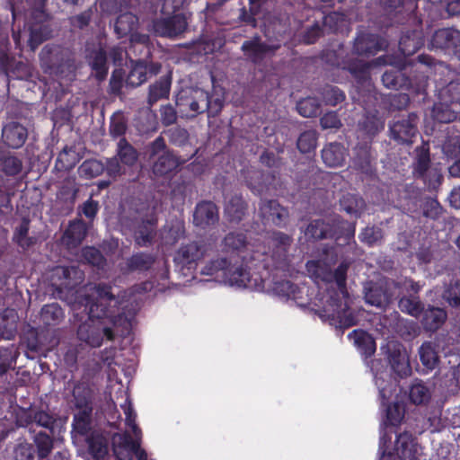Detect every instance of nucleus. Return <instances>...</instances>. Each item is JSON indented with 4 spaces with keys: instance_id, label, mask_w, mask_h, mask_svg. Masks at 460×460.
Instances as JSON below:
<instances>
[{
    "instance_id": "1",
    "label": "nucleus",
    "mask_w": 460,
    "mask_h": 460,
    "mask_svg": "<svg viewBox=\"0 0 460 460\" xmlns=\"http://www.w3.org/2000/svg\"><path fill=\"white\" fill-rule=\"evenodd\" d=\"M306 268L308 273L315 279H321L324 281L334 279L339 288V292L335 293L334 296L332 294L326 296L323 305V316L334 323H339L340 327L347 328L356 324L357 320L348 305L344 288L348 265L341 264L334 274L322 261H309Z\"/></svg>"
},
{
    "instance_id": "2",
    "label": "nucleus",
    "mask_w": 460,
    "mask_h": 460,
    "mask_svg": "<svg viewBox=\"0 0 460 460\" xmlns=\"http://www.w3.org/2000/svg\"><path fill=\"white\" fill-rule=\"evenodd\" d=\"M93 301L89 305V315L91 321L82 324L78 329V336L81 341H85L92 347H99L102 344V336L105 335L108 340L113 339V333L110 328L95 325L93 319L110 316L106 305H116L117 300L111 292V288L107 286L94 287L91 294Z\"/></svg>"
},
{
    "instance_id": "3",
    "label": "nucleus",
    "mask_w": 460,
    "mask_h": 460,
    "mask_svg": "<svg viewBox=\"0 0 460 460\" xmlns=\"http://www.w3.org/2000/svg\"><path fill=\"white\" fill-rule=\"evenodd\" d=\"M176 104L183 116L194 117L207 110L211 102L205 91L196 88L181 91L177 95Z\"/></svg>"
},
{
    "instance_id": "4",
    "label": "nucleus",
    "mask_w": 460,
    "mask_h": 460,
    "mask_svg": "<svg viewBox=\"0 0 460 460\" xmlns=\"http://www.w3.org/2000/svg\"><path fill=\"white\" fill-rule=\"evenodd\" d=\"M202 272L223 277L226 283L236 288H245L250 282L249 272L240 267L229 268L227 261L223 259L212 261L202 270Z\"/></svg>"
},
{
    "instance_id": "5",
    "label": "nucleus",
    "mask_w": 460,
    "mask_h": 460,
    "mask_svg": "<svg viewBox=\"0 0 460 460\" xmlns=\"http://www.w3.org/2000/svg\"><path fill=\"white\" fill-rule=\"evenodd\" d=\"M382 350L387 355L394 372L400 377H406L411 374L409 354L406 349L397 341H389Z\"/></svg>"
},
{
    "instance_id": "6",
    "label": "nucleus",
    "mask_w": 460,
    "mask_h": 460,
    "mask_svg": "<svg viewBox=\"0 0 460 460\" xmlns=\"http://www.w3.org/2000/svg\"><path fill=\"white\" fill-rule=\"evenodd\" d=\"M187 22L183 16L177 14L170 18H164L155 22L154 30L160 36L175 37L183 32Z\"/></svg>"
},
{
    "instance_id": "7",
    "label": "nucleus",
    "mask_w": 460,
    "mask_h": 460,
    "mask_svg": "<svg viewBox=\"0 0 460 460\" xmlns=\"http://www.w3.org/2000/svg\"><path fill=\"white\" fill-rule=\"evenodd\" d=\"M121 407L126 416V424L131 429L134 437H136V448L134 449L133 454L136 455L138 460H146L147 455L146 451L140 448L142 432L136 423V414L133 411L131 402L127 399L125 403L122 404Z\"/></svg>"
},
{
    "instance_id": "8",
    "label": "nucleus",
    "mask_w": 460,
    "mask_h": 460,
    "mask_svg": "<svg viewBox=\"0 0 460 460\" xmlns=\"http://www.w3.org/2000/svg\"><path fill=\"white\" fill-rule=\"evenodd\" d=\"M395 452L400 460H418V445L408 433L398 436L395 444Z\"/></svg>"
},
{
    "instance_id": "9",
    "label": "nucleus",
    "mask_w": 460,
    "mask_h": 460,
    "mask_svg": "<svg viewBox=\"0 0 460 460\" xmlns=\"http://www.w3.org/2000/svg\"><path fill=\"white\" fill-rule=\"evenodd\" d=\"M136 438L132 439L128 433L115 434L112 438L113 451L119 460H131L136 448Z\"/></svg>"
},
{
    "instance_id": "10",
    "label": "nucleus",
    "mask_w": 460,
    "mask_h": 460,
    "mask_svg": "<svg viewBox=\"0 0 460 460\" xmlns=\"http://www.w3.org/2000/svg\"><path fill=\"white\" fill-rule=\"evenodd\" d=\"M218 219V212L215 204L202 202L194 212V223L201 227L215 224Z\"/></svg>"
},
{
    "instance_id": "11",
    "label": "nucleus",
    "mask_w": 460,
    "mask_h": 460,
    "mask_svg": "<svg viewBox=\"0 0 460 460\" xmlns=\"http://www.w3.org/2000/svg\"><path fill=\"white\" fill-rule=\"evenodd\" d=\"M260 213L265 221L274 225H280L288 216L287 210L274 200L263 201Z\"/></svg>"
},
{
    "instance_id": "12",
    "label": "nucleus",
    "mask_w": 460,
    "mask_h": 460,
    "mask_svg": "<svg viewBox=\"0 0 460 460\" xmlns=\"http://www.w3.org/2000/svg\"><path fill=\"white\" fill-rule=\"evenodd\" d=\"M3 137L9 146L18 148L25 142L27 131L18 123H10L3 128Z\"/></svg>"
},
{
    "instance_id": "13",
    "label": "nucleus",
    "mask_w": 460,
    "mask_h": 460,
    "mask_svg": "<svg viewBox=\"0 0 460 460\" xmlns=\"http://www.w3.org/2000/svg\"><path fill=\"white\" fill-rule=\"evenodd\" d=\"M349 339L358 348L361 354L366 356L372 355L376 350V342L374 339L362 330H354L349 334Z\"/></svg>"
},
{
    "instance_id": "14",
    "label": "nucleus",
    "mask_w": 460,
    "mask_h": 460,
    "mask_svg": "<svg viewBox=\"0 0 460 460\" xmlns=\"http://www.w3.org/2000/svg\"><path fill=\"white\" fill-rule=\"evenodd\" d=\"M391 134L395 140L409 142L416 134V126L410 119H403L391 126Z\"/></svg>"
},
{
    "instance_id": "15",
    "label": "nucleus",
    "mask_w": 460,
    "mask_h": 460,
    "mask_svg": "<svg viewBox=\"0 0 460 460\" xmlns=\"http://www.w3.org/2000/svg\"><path fill=\"white\" fill-rule=\"evenodd\" d=\"M86 234V226L82 221L71 223L66 230L62 242L68 248L77 246Z\"/></svg>"
},
{
    "instance_id": "16",
    "label": "nucleus",
    "mask_w": 460,
    "mask_h": 460,
    "mask_svg": "<svg viewBox=\"0 0 460 460\" xmlns=\"http://www.w3.org/2000/svg\"><path fill=\"white\" fill-rule=\"evenodd\" d=\"M322 157L326 165L337 167L344 162L345 150L340 144H330L323 149Z\"/></svg>"
},
{
    "instance_id": "17",
    "label": "nucleus",
    "mask_w": 460,
    "mask_h": 460,
    "mask_svg": "<svg viewBox=\"0 0 460 460\" xmlns=\"http://www.w3.org/2000/svg\"><path fill=\"white\" fill-rule=\"evenodd\" d=\"M420 358L424 367L428 369H434L438 363V351L437 345L434 342L428 341L424 342L420 349Z\"/></svg>"
},
{
    "instance_id": "18",
    "label": "nucleus",
    "mask_w": 460,
    "mask_h": 460,
    "mask_svg": "<svg viewBox=\"0 0 460 460\" xmlns=\"http://www.w3.org/2000/svg\"><path fill=\"white\" fill-rule=\"evenodd\" d=\"M137 24V18L132 13H121L115 23V31L119 37L132 33Z\"/></svg>"
},
{
    "instance_id": "19",
    "label": "nucleus",
    "mask_w": 460,
    "mask_h": 460,
    "mask_svg": "<svg viewBox=\"0 0 460 460\" xmlns=\"http://www.w3.org/2000/svg\"><path fill=\"white\" fill-rule=\"evenodd\" d=\"M447 318V314L440 308H429L424 313L423 324L426 329L435 331L438 329Z\"/></svg>"
},
{
    "instance_id": "20",
    "label": "nucleus",
    "mask_w": 460,
    "mask_h": 460,
    "mask_svg": "<svg viewBox=\"0 0 460 460\" xmlns=\"http://www.w3.org/2000/svg\"><path fill=\"white\" fill-rule=\"evenodd\" d=\"M176 159L169 153H163L155 163L153 172L155 175H165L177 167Z\"/></svg>"
},
{
    "instance_id": "21",
    "label": "nucleus",
    "mask_w": 460,
    "mask_h": 460,
    "mask_svg": "<svg viewBox=\"0 0 460 460\" xmlns=\"http://www.w3.org/2000/svg\"><path fill=\"white\" fill-rule=\"evenodd\" d=\"M171 81L164 77L150 86L148 102L153 104L160 99L165 98L169 94Z\"/></svg>"
},
{
    "instance_id": "22",
    "label": "nucleus",
    "mask_w": 460,
    "mask_h": 460,
    "mask_svg": "<svg viewBox=\"0 0 460 460\" xmlns=\"http://www.w3.org/2000/svg\"><path fill=\"white\" fill-rule=\"evenodd\" d=\"M409 397L414 404H423L429 401L431 393L424 384L417 382L411 386Z\"/></svg>"
},
{
    "instance_id": "23",
    "label": "nucleus",
    "mask_w": 460,
    "mask_h": 460,
    "mask_svg": "<svg viewBox=\"0 0 460 460\" xmlns=\"http://www.w3.org/2000/svg\"><path fill=\"white\" fill-rule=\"evenodd\" d=\"M15 333V315L13 310L6 311L0 316V335L11 340Z\"/></svg>"
},
{
    "instance_id": "24",
    "label": "nucleus",
    "mask_w": 460,
    "mask_h": 460,
    "mask_svg": "<svg viewBox=\"0 0 460 460\" xmlns=\"http://www.w3.org/2000/svg\"><path fill=\"white\" fill-rule=\"evenodd\" d=\"M90 65L95 73V76L103 79L108 72L106 66V56L102 49H98L90 57Z\"/></svg>"
},
{
    "instance_id": "25",
    "label": "nucleus",
    "mask_w": 460,
    "mask_h": 460,
    "mask_svg": "<svg viewBox=\"0 0 460 460\" xmlns=\"http://www.w3.org/2000/svg\"><path fill=\"white\" fill-rule=\"evenodd\" d=\"M118 156L123 164L128 166L133 165L137 159V151L125 139H120L118 144Z\"/></svg>"
},
{
    "instance_id": "26",
    "label": "nucleus",
    "mask_w": 460,
    "mask_h": 460,
    "mask_svg": "<svg viewBox=\"0 0 460 460\" xmlns=\"http://www.w3.org/2000/svg\"><path fill=\"white\" fill-rule=\"evenodd\" d=\"M246 56L252 61H258L264 53L270 50L267 46L262 45L258 40L246 41L243 45Z\"/></svg>"
},
{
    "instance_id": "27",
    "label": "nucleus",
    "mask_w": 460,
    "mask_h": 460,
    "mask_svg": "<svg viewBox=\"0 0 460 460\" xmlns=\"http://www.w3.org/2000/svg\"><path fill=\"white\" fill-rule=\"evenodd\" d=\"M147 66L143 62L136 63L128 75L127 82L132 86H138L146 80Z\"/></svg>"
},
{
    "instance_id": "28",
    "label": "nucleus",
    "mask_w": 460,
    "mask_h": 460,
    "mask_svg": "<svg viewBox=\"0 0 460 460\" xmlns=\"http://www.w3.org/2000/svg\"><path fill=\"white\" fill-rule=\"evenodd\" d=\"M404 405L402 402H394L386 409V422L391 426L399 425L404 418Z\"/></svg>"
},
{
    "instance_id": "29",
    "label": "nucleus",
    "mask_w": 460,
    "mask_h": 460,
    "mask_svg": "<svg viewBox=\"0 0 460 460\" xmlns=\"http://www.w3.org/2000/svg\"><path fill=\"white\" fill-rule=\"evenodd\" d=\"M393 64L391 60H386L385 58H378L375 62L367 64L363 60H357L353 64L349 65L348 69L356 76L363 75L367 71L370 69L373 65H385Z\"/></svg>"
},
{
    "instance_id": "30",
    "label": "nucleus",
    "mask_w": 460,
    "mask_h": 460,
    "mask_svg": "<svg viewBox=\"0 0 460 460\" xmlns=\"http://www.w3.org/2000/svg\"><path fill=\"white\" fill-rule=\"evenodd\" d=\"M316 132L308 130L300 135L297 140V147L302 153H310L316 146Z\"/></svg>"
},
{
    "instance_id": "31",
    "label": "nucleus",
    "mask_w": 460,
    "mask_h": 460,
    "mask_svg": "<svg viewBox=\"0 0 460 460\" xmlns=\"http://www.w3.org/2000/svg\"><path fill=\"white\" fill-rule=\"evenodd\" d=\"M296 109L304 117H314L319 111V102L314 98H305L297 103Z\"/></svg>"
},
{
    "instance_id": "32",
    "label": "nucleus",
    "mask_w": 460,
    "mask_h": 460,
    "mask_svg": "<svg viewBox=\"0 0 460 460\" xmlns=\"http://www.w3.org/2000/svg\"><path fill=\"white\" fill-rule=\"evenodd\" d=\"M400 309L414 317L420 315L422 311L421 305L417 297H402L399 302Z\"/></svg>"
},
{
    "instance_id": "33",
    "label": "nucleus",
    "mask_w": 460,
    "mask_h": 460,
    "mask_svg": "<svg viewBox=\"0 0 460 460\" xmlns=\"http://www.w3.org/2000/svg\"><path fill=\"white\" fill-rule=\"evenodd\" d=\"M88 443L90 451L96 459H102L106 456L108 452L107 442L102 436L93 437Z\"/></svg>"
},
{
    "instance_id": "34",
    "label": "nucleus",
    "mask_w": 460,
    "mask_h": 460,
    "mask_svg": "<svg viewBox=\"0 0 460 460\" xmlns=\"http://www.w3.org/2000/svg\"><path fill=\"white\" fill-rule=\"evenodd\" d=\"M244 203L239 197L232 199L226 206V214L231 220H239L243 214Z\"/></svg>"
},
{
    "instance_id": "35",
    "label": "nucleus",
    "mask_w": 460,
    "mask_h": 460,
    "mask_svg": "<svg viewBox=\"0 0 460 460\" xmlns=\"http://www.w3.org/2000/svg\"><path fill=\"white\" fill-rule=\"evenodd\" d=\"M341 204L343 209L349 214H358L364 208V201L353 195L343 197Z\"/></svg>"
},
{
    "instance_id": "36",
    "label": "nucleus",
    "mask_w": 460,
    "mask_h": 460,
    "mask_svg": "<svg viewBox=\"0 0 460 460\" xmlns=\"http://www.w3.org/2000/svg\"><path fill=\"white\" fill-rule=\"evenodd\" d=\"M200 254L201 252L198 244L193 243L181 247L178 252V257L181 258L183 262L189 263L198 260Z\"/></svg>"
},
{
    "instance_id": "37",
    "label": "nucleus",
    "mask_w": 460,
    "mask_h": 460,
    "mask_svg": "<svg viewBox=\"0 0 460 460\" xmlns=\"http://www.w3.org/2000/svg\"><path fill=\"white\" fill-rule=\"evenodd\" d=\"M78 407H82V411L75 416V428L80 432H84L88 427V419L91 412V408L88 406L86 400L82 403H77Z\"/></svg>"
},
{
    "instance_id": "38",
    "label": "nucleus",
    "mask_w": 460,
    "mask_h": 460,
    "mask_svg": "<svg viewBox=\"0 0 460 460\" xmlns=\"http://www.w3.org/2000/svg\"><path fill=\"white\" fill-rule=\"evenodd\" d=\"M394 294H383V295H377V290H370L367 292L365 296L366 301L372 305H376L377 307H382L385 305L388 304Z\"/></svg>"
},
{
    "instance_id": "39",
    "label": "nucleus",
    "mask_w": 460,
    "mask_h": 460,
    "mask_svg": "<svg viewBox=\"0 0 460 460\" xmlns=\"http://www.w3.org/2000/svg\"><path fill=\"white\" fill-rule=\"evenodd\" d=\"M39 456L42 458L46 457L52 448V441L47 434L40 433L36 438Z\"/></svg>"
},
{
    "instance_id": "40",
    "label": "nucleus",
    "mask_w": 460,
    "mask_h": 460,
    "mask_svg": "<svg viewBox=\"0 0 460 460\" xmlns=\"http://www.w3.org/2000/svg\"><path fill=\"white\" fill-rule=\"evenodd\" d=\"M102 171V165L96 160L85 161L80 166L81 173L88 177H95Z\"/></svg>"
},
{
    "instance_id": "41",
    "label": "nucleus",
    "mask_w": 460,
    "mask_h": 460,
    "mask_svg": "<svg viewBox=\"0 0 460 460\" xmlns=\"http://www.w3.org/2000/svg\"><path fill=\"white\" fill-rule=\"evenodd\" d=\"M363 242L373 244L382 239V232L378 228L366 227L360 234Z\"/></svg>"
},
{
    "instance_id": "42",
    "label": "nucleus",
    "mask_w": 460,
    "mask_h": 460,
    "mask_svg": "<svg viewBox=\"0 0 460 460\" xmlns=\"http://www.w3.org/2000/svg\"><path fill=\"white\" fill-rule=\"evenodd\" d=\"M444 298L451 305H457L460 304V283H456L447 288L444 295Z\"/></svg>"
},
{
    "instance_id": "43",
    "label": "nucleus",
    "mask_w": 460,
    "mask_h": 460,
    "mask_svg": "<svg viewBox=\"0 0 460 460\" xmlns=\"http://www.w3.org/2000/svg\"><path fill=\"white\" fill-rule=\"evenodd\" d=\"M83 256L85 261L93 265L100 266L102 262V256L100 252L93 247H87L83 251Z\"/></svg>"
},
{
    "instance_id": "44",
    "label": "nucleus",
    "mask_w": 460,
    "mask_h": 460,
    "mask_svg": "<svg viewBox=\"0 0 460 460\" xmlns=\"http://www.w3.org/2000/svg\"><path fill=\"white\" fill-rule=\"evenodd\" d=\"M305 234H310L313 238L321 239L326 236V229L323 223L314 222L307 226Z\"/></svg>"
},
{
    "instance_id": "45",
    "label": "nucleus",
    "mask_w": 460,
    "mask_h": 460,
    "mask_svg": "<svg viewBox=\"0 0 460 460\" xmlns=\"http://www.w3.org/2000/svg\"><path fill=\"white\" fill-rule=\"evenodd\" d=\"M49 37V33L46 29L42 30L40 28V31L38 32L36 29L31 30V37L29 40L30 46L33 50L40 43H41L44 40Z\"/></svg>"
},
{
    "instance_id": "46",
    "label": "nucleus",
    "mask_w": 460,
    "mask_h": 460,
    "mask_svg": "<svg viewBox=\"0 0 460 460\" xmlns=\"http://www.w3.org/2000/svg\"><path fill=\"white\" fill-rule=\"evenodd\" d=\"M226 245L232 249H240L245 243L244 236L242 234H230L225 238Z\"/></svg>"
},
{
    "instance_id": "47",
    "label": "nucleus",
    "mask_w": 460,
    "mask_h": 460,
    "mask_svg": "<svg viewBox=\"0 0 460 460\" xmlns=\"http://www.w3.org/2000/svg\"><path fill=\"white\" fill-rule=\"evenodd\" d=\"M321 125L323 128H337L340 127L341 122L334 112H329L321 119Z\"/></svg>"
},
{
    "instance_id": "48",
    "label": "nucleus",
    "mask_w": 460,
    "mask_h": 460,
    "mask_svg": "<svg viewBox=\"0 0 460 460\" xmlns=\"http://www.w3.org/2000/svg\"><path fill=\"white\" fill-rule=\"evenodd\" d=\"M161 117L164 124L171 125L175 122L177 115L172 106L166 105L161 109Z\"/></svg>"
},
{
    "instance_id": "49",
    "label": "nucleus",
    "mask_w": 460,
    "mask_h": 460,
    "mask_svg": "<svg viewBox=\"0 0 460 460\" xmlns=\"http://www.w3.org/2000/svg\"><path fill=\"white\" fill-rule=\"evenodd\" d=\"M344 100V94L337 88H332L326 93L325 101L331 105H336Z\"/></svg>"
},
{
    "instance_id": "50",
    "label": "nucleus",
    "mask_w": 460,
    "mask_h": 460,
    "mask_svg": "<svg viewBox=\"0 0 460 460\" xmlns=\"http://www.w3.org/2000/svg\"><path fill=\"white\" fill-rule=\"evenodd\" d=\"M33 421L40 426L49 428L53 423V419L47 412L40 411L34 413Z\"/></svg>"
},
{
    "instance_id": "51",
    "label": "nucleus",
    "mask_w": 460,
    "mask_h": 460,
    "mask_svg": "<svg viewBox=\"0 0 460 460\" xmlns=\"http://www.w3.org/2000/svg\"><path fill=\"white\" fill-rule=\"evenodd\" d=\"M126 130V124L122 118L112 119L111 123L110 131L114 137H119L124 134Z\"/></svg>"
},
{
    "instance_id": "52",
    "label": "nucleus",
    "mask_w": 460,
    "mask_h": 460,
    "mask_svg": "<svg viewBox=\"0 0 460 460\" xmlns=\"http://www.w3.org/2000/svg\"><path fill=\"white\" fill-rule=\"evenodd\" d=\"M21 167H22V164L16 158L10 157V158L6 159V161H5V169H6L7 172L10 174L17 173L18 172H20Z\"/></svg>"
},
{
    "instance_id": "53",
    "label": "nucleus",
    "mask_w": 460,
    "mask_h": 460,
    "mask_svg": "<svg viewBox=\"0 0 460 460\" xmlns=\"http://www.w3.org/2000/svg\"><path fill=\"white\" fill-rule=\"evenodd\" d=\"M42 314L45 318H47L48 314H52L54 318L58 319L62 316V311L59 306L55 304L48 305L43 307Z\"/></svg>"
},
{
    "instance_id": "54",
    "label": "nucleus",
    "mask_w": 460,
    "mask_h": 460,
    "mask_svg": "<svg viewBox=\"0 0 460 460\" xmlns=\"http://www.w3.org/2000/svg\"><path fill=\"white\" fill-rule=\"evenodd\" d=\"M294 286L289 281H283L276 286L275 290L283 296H288L294 293Z\"/></svg>"
},
{
    "instance_id": "55",
    "label": "nucleus",
    "mask_w": 460,
    "mask_h": 460,
    "mask_svg": "<svg viewBox=\"0 0 460 460\" xmlns=\"http://www.w3.org/2000/svg\"><path fill=\"white\" fill-rule=\"evenodd\" d=\"M108 173L110 175H119L123 172L121 166L119 164L118 160L116 158L111 159L108 162L107 164Z\"/></svg>"
},
{
    "instance_id": "56",
    "label": "nucleus",
    "mask_w": 460,
    "mask_h": 460,
    "mask_svg": "<svg viewBox=\"0 0 460 460\" xmlns=\"http://www.w3.org/2000/svg\"><path fill=\"white\" fill-rule=\"evenodd\" d=\"M290 239L288 235L281 234V233H276L272 236V243L275 246H287L289 244Z\"/></svg>"
},
{
    "instance_id": "57",
    "label": "nucleus",
    "mask_w": 460,
    "mask_h": 460,
    "mask_svg": "<svg viewBox=\"0 0 460 460\" xmlns=\"http://www.w3.org/2000/svg\"><path fill=\"white\" fill-rule=\"evenodd\" d=\"M97 203L93 200H88L84 203L83 212L87 217H93L97 212Z\"/></svg>"
},
{
    "instance_id": "58",
    "label": "nucleus",
    "mask_w": 460,
    "mask_h": 460,
    "mask_svg": "<svg viewBox=\"0 0 460 460\" xmlns=\"http://www.w3.org/2000/svg\"><path fill=\"white\" fill-rule=\"evenodd\" d=\"M152 238V230L148 229L146 233H144L142 230H139L136 235V241L139 245H146L147 243L150 242Z\"/></svg>"
},
{
    "instance_id": "59",
    "label": "nucleus",
    "mask_w": 460,
    "mask_h": 460,
    "mask_svg": "<svg viewBox=\"0 0 460 460\" xmlns=\"http://www.w3.org/2000/svg\"><path fill=\"white\" fill-rule=\"evenodd\" d=\"M448 199L453 208L460 209V188L454 189L451 191Z\"/></svg>"
},
{
    "instance_id": "60",
    "label": "nucleus",
    "mask_w": 460,
    "mask_h": 460,
    "mask_svg": "<svg viewBox=\"0 0 460 460\" xmlns=\"http://www.w3.org/2000/svg\"><path fill=\"white\" fill-rule=\"evenodd\" d=\"M380 448L383 450V454L381 456L380 460H394L393 456H391V453L388 451L389 447L386 445V438L385 436L381 438Z\"/></svg>"
},
{
    "instance_id": "61",
    "label": "nucleus",
    "mask_w": 460,
    "mask_h": 460,
    "mask_svg": "<svg viewBox=\"0 0 460 460\" xmlns=\"http://www.w3.org/2000/svg\"><path fill=\"white\" fill-rule=\"evenodd\" d=\"M375 380H376V385L379 388L380 395L384 399L390 397V395L387 394L388 390H387L386 386L383 385V382H384L383 375H380V376L376 375V377H375Z\"/></svg>"
},
{
    "instance_id": "62",
    "label": "nucleus",
    "mask_w": 460,
    "mask_h": 460,
    "mask_svg": "<svg viewBox=\"0 0 460 460\" xmlns=\"http://www.w3.org/2000/svg\"><path fill=\"white\" fill-rule=\"evenodd\" d=\"M152 155H157L159 154L160 152H164V142L162 138H157L154 141L153 145H152Z\"/></svg>"
},
{
    "instance_id": "63",
    "label": "nucleus",
    "mask_w": 460,
    "mask_h": 460,
    "mask_svg": "<svg viewBox=\"0 0 460 460\" xmlns=\"http://www.w3.org/2000/svg\"><path fill=\"white\" fill-rule=\"evenodd\" d=\"M382 81L387 87H394L396 85L395 77L392 73L385 72L382 76Z\"/></svg>"
},
{
    "instance_id": "64",
    "label": "nucleus",
    "mask_w": 460,
    "mask_h": 460,
    "mask_svg": "<svg viewBox=\"0 0 460 460\" xmlns=\"http://www.w3.org/2000/svg\"><path fill=\"white\" fill-rule=\"evenodd\" d=\"M449 173L454 177H460V160L456 161L449 167Z\"/></svg>"
}]
</instances>
